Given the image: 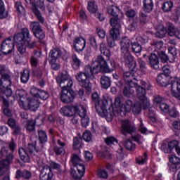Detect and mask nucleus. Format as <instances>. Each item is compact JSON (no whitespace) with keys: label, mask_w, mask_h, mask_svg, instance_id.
<instances>
[{"label":"nucleus","mask_w":180,"mask_h":180,"mask_svg":"<svg viewBox=\"0 0 180 180\" xmlns=\"http://www.w3.org/2000/svg\"><path fill=\"white\" fill-rule=\"evenodd\" d=\"M96 58L92 62L91 66V65H85L83 72H79L75 76L79 85L82 88H85L87 92H91L92 91V84L89 78H92L95 74L101 72L99 64L96 63Z\"/></svg>","instance_id":"1"},{"label":"nucleus","mask_w":180,"mask_h":180,"mask_svg":"<svg viewBox=\"0 0 180 180\" xmlns=\"http://www.w3.org/2000/svg\"><path fill=\"white\" fill-rule=\"evenodd\" d=\"M56 82L62 89L60 93L61 102H63V103H71V102H74L75 93L70 91L72 86L73 82L72 79H71V76L68 75V72L64 71L60 75H58Z\"/></svg>","instance_id":"2"},{"label":"nucleus","mask_w":180,"mask_h":180,"mask_svg":"<svg viewBox=\"0 0 180 180\" xmlns=\"http://www.w3.org/2000/svg\"><path fill=\"white\" fill-rule=\"evenodd\" d=\"M16 147H18L16 142L12 139L11 141L8 142V147L4 146L0 150V157L6 158L0 161V176L6 174L8 167H9L10 164H12L13 153L15 150H16Z\"/></svg>","instance_id":"3"},{"label":"nucleus","mask_w":180,"mask_h":180,"mask_svg":"<svg viewBox=\"0 0 180 180\" xmlns=\"http://www.w3.org/2000/svg\"><path fill=\"white\" fill-rule=\"evenodd\" d=\"M36 143L35 141L34 143H28L27 148H20L18 149L20 158L23 162H30V158L39 161L43 148L36 147Z\"/></svg>","instance_id":"4"},{"label":"nucleus","mask_w":180,"mask_h":180,"mask_svg":"<svg viewBox=\"0 0 180 180\" xmlns=\"http://www.w3.org/2000/svg\"><path fill=\"white\" fill-rule=\"evenodd\" d=\"M91 98L98 115L101 117H105L107 120H112L113 119V113L106 109L108 101H101L98 93H93Z\"/></svg>","instance_id":"5"},{"label":"nucleus","mask_w":180,"mask_h":180,"mask_svg":"<svg viewBox=\"0 0 180 180\" xmlns=\"http://www.w3.org/2000/svg\"><path fill=\"white\" fill-rule=\"evenodd\" d=\"M70 162L74 168H77V172L75 170L71 172V175L75 179H79L85 175V166L84 161L77 154H73L71 157Z\"/></svg>","instance_id":"6"},{"label":"nucleus","mask_w":180,"mask_h":180,"mask_svg":"<svg viewBox=\"0 0 180 180\" xmlns=\"http://www.w3.org/2000/svg\"><path fill=\"white\" fill-rule=\"evenodd\" d=\"M96 63L99 65L100 72L109 73L116 70V63L114 60H110L109 63L105 60V58L101 55L96 58Z\"/></svg>","instance_id":"7"},{"label":"nucleus","mask_w":180,"mask_h":180,"mask_svg":"<svg viewBox=\"0 0 180 180\" xmlns=\"http://www.w3.org/2000/svg\"><path fill=\"white\" fill-rule=\"evenodd\" d=\"M21 38V41H25L27 44L28 49H33L36 47V41H32V35L30 31L27 28H22L21 33L15 34L14 39Z\"/></svg>","instance_id":"8"},{"label":"nucleus","mask_w":180,"mask_h":180,"mask_svg":"<svg viewBox=\"0 0 180 180\" xmlns=\"http://www.w3.org/2000/svg\"><path fill=\"white\" fill-rule=\"evenodd\" d=\"M134 88H136V96L139 98V102L142 103L143 109L148 108L150 106V101L147 98V91H146V89L139 85L137 83L136 86H134Z\"/></svg>","instance_id":"9"},{"label":"nucleus","mask_w":180,"mask_h":180,"mask_svg":"<svg viewBox=\"0 0 180 180\" xmlns=\"http://www.w3.org/2000/svg\"><path fill=\"white\" fill-rule=\"evenodd\" d=\"M13 50H15V44L11 38H8L1 42L0 51H1L4 56L11 54Z\"/></svg>","instance_id":"10"},{"label":"nucleus","mask_w":180,"mask_h":180,"mask_svg":"<svg viewBox=\"0 0 180 180\" xmlns=\"http://www.w3.org/2000/svg\"><path fill=\"white\" fill-rule=\"evenodd\" d=\"M121 60L124 61L127 67L132 72H137V62H136V60H134V56H132L131 53L121 56Z\"/></svg>","instance_id":"11"},{"label":"nucleus","mask_w":180,"mask_h":180,"mask_svg":"<svg viewBox=\"0 0 180 180\" xmlns=\"http://www.w3.org/2000/svg\"><path fill=\"white\" fill-rule=\"evenodd\" d=\"M31 30L34 34V36L39 39V40H43L46 37V34L44 31L41 28L40 23L39 22H33L30 25Z\"/></svg>","instance_id":"12"},{"label":"nucleus","mask_w":180,"mask_h":180,"mask_svg":"<svg viewBox=\"0 0 180 180\" xmlns=\"http://www.w3.org/2000/svg\"><path fill=\"white\" fill-rule=\"evenodd\" d=\"M130 44H131V41L127 37H123L120 40V49H121V53L120 56L122 57L123 56H127L129 54H131L130 53Z\"/></svg>","instance_id":"13"},{"label":"nucleus","mask_w":180,"mask_h":180,"mask_svg":"<svg viewBox=\"0 0 180 180\" xmlns=\"http://www.w3.org/2000/svg\"><path fill=\"white\" fill-rule=\"evenodd\" d=\"M121 133L124 136H127V134H133L136 133V127L131 124L130 121L125 120L121 122Z\"/></svg>","instance_id":"14"},{"label":"nucleus","mask_w":180,"mask_h":180,"mask_svg":"<svg viewBox=\"0 0 180 180\" xmlns=\"http://www.w3.org/2000/svg\"><path fill=\"white\" fill-rule=\"evenodd\" d=\"M144 43H146V39L143 38V37H136V41L131 42V50L133 53H136V54L141 53V44H144Z\"/></svg>","instance_id":"15"},{"label":"nucleus","mask_w":180,"mask_h":180,"mask_svg":"<svg viewBox=\"0 0 180 180\" xmlns=\"http://www.w3.org/2000/svg\"><path fill=\"white\" fill-rule=\"evenodd\" d=\"M40 180H53V171L49 167V165H44L40 170Z\"/></svg>","instance_id":"16"},{"label":"nucleus","mask_w":180,"mask_h":180,"mask_svg":"<svg viewBox=\"0 0 180 180\" xmlns=\"http://www.w3.org/2000/svg\"><path fill=\"white\" fill-rule=\"evenodd\" d=\"M30 93L33 96L42 101H47L48 98H50V94L44 90H40L36 87H32L30 90Z\"/></svg>","instance_id":"17"},{"label":"nucleus","mask_w":180,"mask_h":180,"mask_svg":"<svg viewBox=\"0 0 180 180\" xmlns=\"http://www.w3.org/2000/svg\"><path fill=\"white\" fill-rule=\"evenodd\" d=\"M74 49L77 53H81L86 47V40L83 37H76L73 42Z\"/></svg>","instance_id":"18"},{"label":"nucleus","mask_w":180,"mask_h":180,"mask_svg":"<svg viewBox=\"0 0 180 180\" xmlns=\"http://www.w3.org/2000/svg\"><path fill=\"white\" fill-rule=\"evenodd\" d=\"M122 77L126 85H129L131 88H134V86H137V83L133 81V79H136L134 78V73L130 71H125L123 72Z\"/></svg>","instance_id":"19"},{"label":"nucleus","mask_w":180,"mask_h":180,"mask_svg":"<svg viewBox=\"0 0 180 180\" xmlns=\"http://www.w3.org/2000/svg\"><path fill=\"white\" fill-rule=\"evenodd\" d=\"M79 110L78 106H65L60 109V113L63 115V116H67L68 117H71L77 113Z\"/></svg>","instance_id":"20"},{"label":"nucleus","mask_w":180,"mask_h":180,"mask_svg":"<svg viewBox=\"0 0 180 180\" xmlns=\"http://www.w3.org/2000/svg\"><path fill=\"white\" fill-rule=\"evenodd\" d=\"M105 141L106 144L110 146V147H112V148H116L117 147V148H118L117 153H122L123 148L121 147L120 143H119L116 138L113 136H108L105 139Z\"/></svg>","instance_id":"21"},{"label":"nucleus","mask_w":180,"mask_h":180,"mask_svg":"<svg viewBox=\"0 0 180 180\" xmlns=\"http://www.w3.org/2000/svg\"><path fill=\"white\" fill-rule=\"evenodd\" d=\"M65 142L61 141V139L57 140V145L53 147V152L56 155H64L65 154Z\"/></svg>","instance_id":"22"},{"label":"nucleus","mask_w":180,"mask_h":180,"mask_svg":"<svg viewBox=\"0 0 180 180\" xmlns=\"http://www.w3.org/2000/svg\"><path fill=\"white\" fill-rule=\"evenodd\" d=\"M28 110H32V112H36L40 108V100L34 96L28 99Z\"/></svg>","instance_id":"23"},{"label":"nucleus","mask_w":180,"mask_h":180,"mask_svg":"<svg viewBox=\"0 0 180 180\" xmlns=\"http://www.w3.org/2000/svg\"><path fill=\"white\" fill-rule=\"evenodd\" d=\"M173 96L180 101V79H175L171 84Z\"/></svg>","instance_id":"24"},{"label":"nucleus","mask_w":180,"mask_h":180,"mask_svg":"<svg viewBox=\"0 0 180 180\" xmlns=\"http://www.w3.org/2000/svg\"><path fill=\"white\" fill-rule=\"evenodd\" d=\"M61 56H63V51L61 49L58 48H54L51 50L49 53L50 61L54 63V61H57L58 59L61 58Z\"/></svg>","instance_id":"25"},{"label":"nucleus","mask_w":180,"mask_h":180,"mask_svg":"<svg viewBox=\"0 0 180 180\" xmlns=\"http://www.w3.org/2000/svg\"><path fill=\"white\" fill-rule=\"evenodd\" d=\"M22 40L21 37L15 38L14 39V41L17 44V49L18 53L20 54H25L26 53V47H27V44L25 42V41H20Z\"/></svg>","instance_id":"26"},{"label":"nucleus","mask_w":180,"mask_h":180,"mask_svg":"<svg viewBox=\"0 0 180 180\" xmlns=\"http://www.w3.org/2000/svg\"><path fill=\"white\" fill-rule=\"evenodd\" d=\"M149 64L152 68L158 70L160 68V59L156 53H151L148 58Z\"/></svg>","instance_id":"27"},{"label":"nucleus","mask_w":180,"mask_h":180,"mask_svg":"<svg viewBox=\"0 0 180 180\" xmlns=\"http://www.w3.org/2000/svg\"><path fill=\"white\" fill-rule=\"evenodd\" d=\"M168 145V149H165V143H163L161 146V150L163 151V153H165L166 154H169L172 153V150L174 148H176V147L178 146V141H172L167 143Z\"/></svg>","instance_id":"28"},{"label":"nucleus","mask_w":180,"mask_h":180,"mask_svg":"<svg viewBox=\"0 0 180 180\" xmlns=\"http://www.w3.org/2000/svg\"><path fill=\"white\" fill-rule=\"evenodd\" d=\"M15 178L17 179H20V178H22L25 180H30V178H32V172H29V170H17L15 173Z\"/></svg>","instance_id":"29"},{"label":"nucleus","mask_w":180,"mask_h":180,"mask_svg":"<svg viewBox=\"0 0 180 180\" xmlns=\"http://www.w3.org/2000/svg\"><path fill=\"white\" fill-rule=\"evenodd\" d=\"M157 82L160 86H168L169 77L165 76V75L159 74L157 77Z\"/></svg>","instance_id":"30"},{"label":"nucleus","mask_w":180,"mask_h":180,"mask_svg":"<svg viewBox=\"0 0 180 180\" xmlns=\"http://www.w3.org/2000/svg\"><path fill=\"white\" fill-rule=\"evenodd\" d=\"M155 36L158 37V39H164L167 35V28L164 26V25L160 24L157 26L156 28Z\"/></svg>","instance_id":"31"},{"label":"nucleus","mask_w":180,"mask_h":180,"mask_svg":"<svg viewBox=\"0 0 180 180\" xmlns=\"http://www.w3.org/2000/svg\"><path fill=\"white\" fill-rule=\"evenodd\" d=\"M143 9L144 12L147 13H150V12H153V9L154 8V2L153 0H143Z\"/></svg>","instance_id":"32"},{"label":"nucleus","mask_w":180,"mask_h":180,"mask_svg":"<svg viewBox=\"0 0 180 180\" xmlns=\"http://www.w3.org/2000/svg\"><path fill=\"white\" fill-rule=\"evenodd\" d=\"M71 64L73 70H79V67H81L82 62L76 54H73L71 58Z\"/></svg>","instance_id":"33"},{"label":"nucleus","mask_w":180,"mask_h":180,"mask_svg":"<svg viewBox=\"0 0 180 180\" xmlns=\"http://www.w3.org/2000/svg\"><path fill=\"white\" fill-rule=\"evenodd\" d=\"M107 11L109 15H112L114 18H119V15H120V9H119L116 6H109L107 8Z\"/></svg>","instance_id":"34"},{"label":"nucleus","mask_w":180,"mask_h":180,"mask_svg":"<svg viewBox=\"0 0 180 180\" xmlns=\"http://www.w3.org/2000/svg\"><path fill=\"white\" fill-rule=\"evenodd\" d=\"M134 87H131L130 86L125 84L123 89V95L125 98H131L134 95Z\"/></svg>","instance_id":"35"},{"label":"nucleus","mask_w":180,"mask_h":180,"mask_svg":"<svg viewBox=\"0 0 180 180\" xmlns=\"http://www.w3.org/2000/svg\"><path fill=\"white\" fill-rule=\"evenodd\" d=\"M100 51L101 54H103V56H105V57H110L112 56V53H110V50L108 49V46H106V43L101 42L100 44Z\"/></svg>","instance_id":"36"},{"label":"nucleus","mask_w":180,"mask_h":180,"mask_svg":"<svg viewBox=\"0 0 180 180\" xmlns=\"http://www.w3.org/2000/svg\"><path fill=\"white\" fill-rule=\"evenodd\" d=\"M110 77L108 76H102L101 77V84L102 88H104V89H108L110 86L111 84Z\"/></svg>","instance_id":"37"},{"label":"nucleus","mask_w":180,"mask_h":180,"mask_svg":"<svg viewBox=\"0 0 180 180\" xmlns=\"http://www.w3.org/2000/svg\"><path fill=\"white\" fill-rule=\"evenodd\" d=\"M32 12L35 15L37 20L39 22H41V25H44V22H45L44 17L43 15H41V13H40V11L38 10L37 8L34 7L32 8Z\"/></svg>","instance_id":"38"},{"label":"nucleus","mask_w":180,"mask_h":180,"mask_svg":"<svg viewBox=\"0 0 180 180\" xmlns=\"http://www.w3.org/2000/svg\"><path fill=\"white\" fill-rule=\"evenodd\" d=\"M87 10L89 13H96V12H98V6L95 4V1H90L88 2Z\"/></svg>","instance_id":"39"},{"label":"nucleus","mask_w":180,"mask_h":180,"mask_svg":"<svg viewBox=\"0 0 180 180\" xmlns=\"http://www.w3.org/2000/svg\"><path fill=\"white\" fill-rule=\"evenodd\" d=\"M110 25L112 26V29H120L122 24L120 23V19L119 17L117 18H111L110 20Z\"/></svg>","instance_id":"40"},{"label":"nucleus","mask_w":180,"mask_h":180,"mask_svg":"<svg viewBox=\"0 0 180 180\" xmlns=\"http://www.w3.org/2000/svg\"><path fill=\"white\" fill-rule=\"evenodd\" d=\"M38 136L41 144H44V143H47V133H46L44 130H39Z\"/></svg>","instance_id":"41"},{"label":"nucleus","mask_w":180,"mask_h":180,"mask_svg":"<svg viewBox=\"0 0 180 180\" xmlns=\"http://www.w3.org/2000/svg\"><path fill=\"white\" fill-rule=\"evenodd\" d=\"M141 108H143V104L141 101L135 103L132 107L134 115H140L141 113Z\"/></svg>","instance_id":"42"},{"label":"nucleus","mask_w":180,"mask_h":180,"mask_svg":"<svg viewBox=\"0 0 180 180\" xmlns=\"http://www.w3.org/2000/svg\"><path fill=\"white\" fill-rule=\"evenodd\" d=\"M176 29V28H175V25H174V24H172V22H167L166 31L168 36L172 37V35L174 34V32H175Z\"/></svg>","instance_id":"43"},{"label":"nucleus","mask_w":180,"mask_h":180,"mask_svg":"<svg viewBox=\"0 0 180 180\" xmlns=\"http://www.w3.org/2000/svg\"><path fill=\"white\" fill-rule=\"evenodd\" d=\"M123 145L129 151H134L136 150V144L133 143V141L129 139L124 141Z\"/></svg>","instance_id":"44"},{"label":"nucleus","mask_w":180,"mask_h":180,"mask_svg":"<svg viewBox=\"0 0 180 180\" xmlns=\"http://www.w3.org/2000/svg\"><path fill=\"white\" fill-rule=\"evenodd\" d=\"M139 23L144 25L148 22V16L147 14L143 13V11H140L139 14Z\"/></svg>","instance_id":"45"},{"label":"nucleus","mask_w":180,"mask_h":180,"mask_svg":"<svg viewBox=\"0 0 180 180\" xmlns=\"http://www.w3.org/2000/svg\"><path fill=\"white\" fill-rule=\"evenodd\" d=\"M6 18H8V11H5L4 1L0 0V19H5Z\"/></svg>","instance_id":"46"},{"label":"nucleus","mask_w":180,"mask_h":180,"mask_svg":"<svg viewBox=\"0 0 180 180\" xmlns=\"http://www.w3.org/2000/svg\"><path fill=\"white\" fill-rule=\"evenodd\" d=\"M172 8H174V3H172V1H166L162 6L163 12H171Z\"/></svg>","instance_id":"47"},{"label":"nucleus","mask_w":180,"mask_h":180,"mask_svg":"<svg viewBox=\"0 0 180 180\" xmlns=\"http://www.w3.org/2000/svg\"><path fill=\"white\" fill-rule=\"evenodd\" d=\"M138 27H139V18H135L132 20L131 25L128 26V29L129 30H130V32H134L137 30Z\"/></svg>","instance_id":"48"},{"label":"nucleus","mask_w":180,"mask_h":180,"mask_svg":"<svg viewBox=\"0 0 180 180\" xmlns=\"http://www.w3.org/2000/svg\"><path fill=\"white\" fill-rule=\"evenodd\" d=\"M138 63L139 64V70L142 74H146L147 71V63L142 58H138Z\"/></svg>","instance_id":"49"},{"label":"nucleus","mask_w":180,"mask_h":180,"mask_svg":"<svg viewBox=\"0 0 180 180\" xmlns=\"http://www.w3.org/2000/svg\"><path fill=\"white\" fill-rule=\"evenodd\" d=\"M120 29H113L112 28L110 31V37L114 39V40H117L120 37Z\"/></svg>","instance_id":"50"},{"label":"nucleus","mask_w":180,"mask_h":180,"mask_svg":"<svg viewBox=\"0 0 180 180\" xmlns=\"http://www.w3.org/2000/svg\"><path fill=\"white\" fill-rule=\"evenodd\" d=\"M82 146V138L81 137H75L73 139V148L75 150H78V148H81Z\"/></svg>","instance_id":"51"},{"label":"nucleus","mask_w":180,"mask_h":180,"mask_svg":"<svg viewBox=\"0 0 180 180\" xmlns=\"http://www.w3.org/2000/svg\"><path fill=\"white\" fill-rule=\"evenodd\" d=\"M158 56L162 63H168V55L164 51H157Z\"/></svg>","instance_id":"52"},{"label":"nucleus","mask_w":180,"mask_h":180,"mask_svg":"<svg viewBox=\"0 0 180 180\" xmlns=\"http://www.w3.org/2000/svg\"><path fill=\"white\" fill-rule=\"evenodd\" d=\"M4 89L2 90L3 94L7 96V98H9L12 96V94H13V91H12V89H11V85H3Z\"/></svg>","instance_id":"53"},{"label":"nucleus","mask_w":180,"mask_h":180,"mask_svg":"<svg viewBox=\"0 0 180 180\" xmlns=\"http://www.w3.org/2000/svg\"><path fill=\"white\" fill-rule=\"evenodd\" d=\"M167 113L170 117H173L174 119H176V117H179V112L176 110V107L170 108Z\"/></svg>","instance_id":"54"},{"label":"nucleus","mask_w":180,"mask_h":180,"mask_svg":"<svg viewBox=\"0 0 180 180\" xmlns=\"http://www.w3.org/2000/svg\"><path fill=\"white\" fill-rule=\"evenodd\" d=\"M151 44L154 47L155 53H157V51H161V49H162V46H164V43L162 42V41H153L151 43Z\"/></svg>","instance_id":"55"},{"label":"nucleus","mask_w":180,"mask_h":180,"mask_svg":"<svg viewBox=\"0 0 180 180\" xmlns=\"http://www.w3.org/2000/svg\"><path fill=\"white\" fill-rule=\"evenodd\" d=\"M114 110H115V112H117V113L120 115V116H122V117H124V116H126L127 113H129V112H127V110H126V108L122 105L120 107L114 109Z\"/></svg>","instance_id":"56"},{"label":"nucleus","mask_w":180,"mask_h":180,"mask_svg":"<svg viewBox=\"0 0 180 180\" xmlns=\"http://www.w3.org/2000/svg\"><path fill=\"white\" fill-rule=\"evenodd\" d=\"M29 78H30V73L29 72V70H25L22 74L20 77L21 82L23 84H26L27 81H29Z\"/></svg>","instance_id":"57"},{"label":"nucleus","mask_w":180,"mask_h":180,"mask_svg":"<svg viewBox=\"0 0 180 180\" xmlns=\"http://www.w3.org/2000/svg\"><path fill=\"white\" fill-rule=\"evenodd\" d=\"M125 15L129 19H135L137 18V12L134 9H129L126 11Z\"/></svg>","instance_id":"58"},{"label":"nucleus","mask_w":180,"mask_h":180,"mask_svg":"<svg viewBox=\"0 0 180 180\" xmlns=\"http://www.w3.org/2000/svg\"><path fill=\"white\" fill-rule=\"evenodd\" d=\"M79 110L76 112V114L79 116V117H85L86 116H88L86 115V109H85V108H84V106L80 105V106H77Z\"/></svg>","instance_id":"59"},{"label":"nucleus","mask_w":180,"mask_h":180,"mask_svg":"<svg viewBox=\"0 0 180 180\" xmlns=\"http://www.w3.org/2000/svg\"><path fill=\"white\" fill-rule=\"evenodd\" d=\"M1 78L4 79V85H12V80H11V75L9 74H3L1 75Z\"/></svg>","instance_id":"60"},{"label":"nucleus","mask_w":180,"mask_h":180,"mask_svg":"<svg viewBox=\"0 0 180 180\" xmlns=\"http://www.w3.org/2000/svg\"><path fill=\"white\" fill-rule=\"evenodd\" d=\"M36 126V122L33 120H30L27 122L26 129L27 131H34Z\"/></svg>","instance_id":"61"},{"label":"nucleus","mask_w":180,"mask_h":180,"mask_svg":"<svg viewBox=\"0 0 180 180\" xmlns=\"http://www.w3.org/2000/svg\"><path fill=\"white\" fill-rule=\"evenodd\" d=\"M12 129H13V136L22 135V128L20 127V125L17 124L14 127H13Z\"/></svg>","instance_id":"62"},{"label":"nucleus","mask_w":180,"mask_h":180,"mask_svg":"<svg viewBox=\"0 0 180 180\" xmlns=\"http://www.w3.org/2000/svg\"><path fill=\"white\" fill-rule=\"evenodd\" d=\"M169 161L172 164L175 165H180V158L175 155H172L169 157Z\"/></svg>","instance_id":"63"},{"label":"nucleus","mask_w":180,"mask_h":180,"mask_svg":"<svg viewBox=\"0 0 180 180\" xmlns=\"http://www.w3.org/2000/svg\"><path fill=\"white\" fill-rule=\"evenodd\" d=\"M173 19L175 20L176 22H179L180 18V7H178L175 9L174 12L172 14Z\"/></svg>","instance_id":"64"}]
</instances>
